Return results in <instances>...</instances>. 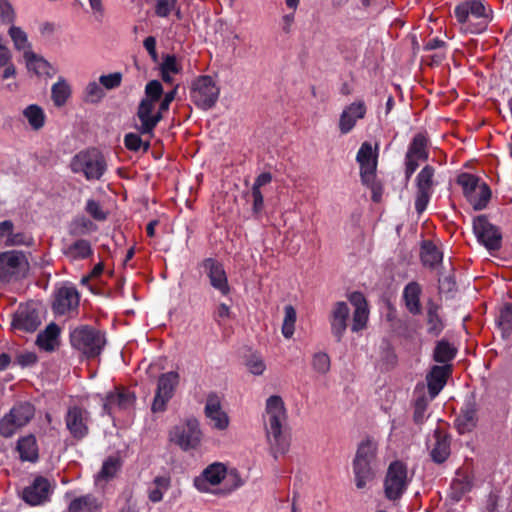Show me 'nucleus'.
Segmentation results:
<instances>
[{"label": "nucleus", "instance_id": "obj_14", "mask_svg": "<svg viewBox=\"0 0 512 512\" xmlns=\"http://www.w3.org/2000/svg\"><path fill=\"white\" fill-rule=\"evenodd\" d=\"M80 295L73 285L57 287L53 293L52 310L56 315H67L79 306Z\"/></svg>", "mask_w": 512, "mask_h": 512}, {"label": "nucleus", "instance_id": "obj_4", "mask_svg": "<svg viewBox=\"0 0 512 512\" xmlns=\"http://www.w3.org/2000/svg\"><path fill=\"white\" fill-rule=\"evenodd\" d=\"M169 441L182 451L196 450L201 446L203 432L200 422L195 417H189L174 425L168 434Z\"/></svg>", "mask_w": 512, "mask_h": 512}, {"label": "nucleus", "instance_id": "obj_10", "mask_svg": "<svg viewBox=\"0 0 512 512\" xmlns=\"http://www.w3.org/2000/svg\"><path fill=\"white\" fill-rule=\"evenodd\" d=\"M220 88L211 76H200L192 84L190 98L200 109L212 108L219 97Z\"/></svg>", "mask_w": 512, "mask_h": 512}, {"label": "nucleus", "instance_id": "obj_51", "mask_svg": "<svg viewBox=\"0 0 512 512\" xmlns=\"http://www.w3.org/2000/svg\"><path fill=\"white\" fill-rule=\"evenodd\" d=\"M24 57L29 70H33L38 75L46 73L49 66L47 61L37 57L32 51H25Z\"/></svg>", "mask_w": 512, "mask_h": 512}, {"label": "nucleus", "instance_id": "obj_29", "mask_svg": "<svg viewBox=\"0 0 512 512\" xmlns=\"http://www.w3.org/2000/svg\"><path fill=\"white\" fill-rule=\"evenodd\" d=\"M60 328L55 323H50L38 336L36 343L45 351H53L59 343Z\"/></svg>", "mask_w": 512, "mask_h": 512}, {"label": "nucleus", "instance_id": "obj_11", "mask_svg": "<svg viewBox=\"0 0 512 512\" xmlns=\"http://www.w3.org/2000/svg\"><path fill=\"white\" fill-rule=\"evenodd\" d=\"M409 482L406 465L401 461H393L387 469L384 480L385 496L389 500L399 499L406 491Z\"/></svg>", "mask_w": 512, "mask_h": 512}, {"label": "nucleus", "instance_id": "obj_13", "mask_svg": "<svg viewBox=\"0 0 512 512\" xmlns=\"http://www.w3.org/2000/svg\"><path fill=\"white\" fill-rule=\"evenodd\" d=\"M70 435L76 440L84 439L89 433L90 413L78 405L69 406L64 417Z\"/></svg>", "mask_w": 512, "mask_h": 512}, {"label": "nucleus", "instance_id": "obj_21", "mask_svg": "<svg viewBox=\"0 0 512 512\" xmlns=\"http://www.w3.org/2000/svg\"><path fill=\"white\" fill-rule=\"evenodd\" d=\"M157 102L143 99L138 107L137 116L141 122V134H151L158 122L162 119V111H155Z\"/></svg>", "mask_w": 512, "mask_h": 512}, {"label": "nucleus", "instance_id": "obj_1", "mask_svg": "<svg viewBox=\"0 0 512 512\" xmlns=\"http://www.w3.org/2000/svg\"><path fill=\"white\" fill-rule=\"evenodd\" d=\"M263 419L267 438L275 455L284 454L288 450L289 443L282 434V426L286 421V410L280 396L272 395L266 400Z\"/></svg>", "mask_w": 512, "mask_h": 512}, {"label": "nucleus", "instance_id": "obj_47", "mask_svg": "<svg viewBox=\"0 0 512 512\" xmlns=\"http://www.w3.org/2000/svg\"><path fill=\"white\" fill-rule=\"evenodd\" d=\"M434 168L426 165L417 175V189L432 192Z\"/></svg>", "mask_w": 512, "mask_h": 512}, {"label": "nucleus", "instance_id": "obj_43", "mask_svg": "<svg viewBox=\"0 0 512 512\" xmlns=\"http://www.w3.org/2000/svg\"><path fill=\"white\" fill-rule=\"evenodd\" d=\"M377 443L372 439L363 440L357 449L354 460L372 463L376 457Z\"/></svg>", "mask_w": 512, "mask_h": 512}, {"label": "nucleus", "instance_id": "obj_33", "mask_svg": "<svg viewBox=\"0 0 512 512\" xmlns=\"http://www.w3.org/2000/svg\"><path fill=\"white\" fill-rule=\"evenodd\" d=\"M477 410L473 404L466 405L455 420V424L460 433L471 431L477 425Z\"/></svg>", "mask_w": 512, "mask_h": 512}, {"label": "nucleus", "instance_id": "obj_55", "mask_svg": "<svg viewBox=\"0 0 512 512\" xmlns=\"http://www.w3.org/2000/svg\"><path fill=\"white\" fill-rule=\"evenodd\" d=\"M312 367L317 373L321 375L326 374L330 370V357L328 354L324 352L315 353L312 358Z\"/></svg>", "mask_w": 512, "mask_h": 512}, {"label": "nucleus", "instance_id": "obj_62", "mask_svg": "<svg viewBox=\"0 0 512 512\" xmlns=\"http://www.w3.org/2000/svg\"><path fill=\"white\" fill-rule=\"evenodd\" d=\"M177 0H157L155 12L160 17H167L176 6Z\"/></svg>", "mask_w": 512, "mask_h": 512}, {"label": "nucleus", "instance_id": "obj_46", "mask_svg": "<svg viewBox=\"0 0 512 512\" xmlns=\"http://www.w3.org/2000/svg\"><path fill=\"white\" fill-rule=\"evenodd\" d=\"M84 101L87 103H98L105 96L104 90L100 83L96 81L89 82L83 92Z\"/></svg>", "mask_w": 512, "mask_h": 512}, {"label": "nucleus", "instance_id": "obj_42", "mask_svg": "<svg viewBox=\"0 0 512 512\" xmlns=\"http://www.w3.org/2000/svg\"><path fill=\"white\" fill-rule=\"evenodd\" d=\"M421 260L425 266L433 268L442 261V253L433 243L424 242L421 247Z\"/></svg>", "mask_w": 512, "mask_h": 512}, {"label": "nucleus", "instance_id": "obj_53", "mask_svg": "<svg viewBox=\"0 0 512 512\" xmlns=\"http://www.w3.org/2000/svg\"><path fill=\"white\" fill-rule=\"evenodd\" d=\"M498 324L502 332L506 335L512 331V304H505L500 310Z\"/></svg>", "mask_w": 512, "mask_h": 512}, {"label": "nucleus", "instance_id": "obj_41", "mask_svg": "<svg viewBox=\"0 0 512 512\" xmlns=\"http://www.w3.org/2000/svg\"><path fill=\"white\" fill-rule=\"evenodd\" d=\"M71 96V87L64 78H59L51 88V98L56 107H62Z\"/></svg>", "mask_w": 512, "mask_h": 512}, {"label": "nucleus", "instance_id": "obj_39", "mask_svg": "<svg viewBox=\"0 0 512 512\" xmlns=\"http://www.w3.org/2000/svg\"><path fill=\"white\" fill-rule=\"evenodd\" d=\"M372 463L362 462L358 460L353 461V472L355 476V483L358 489L366 487L367 483L374 477L371 467Z\"/></svg>", "mask_w": 512, "mask_h": 512}, {"label": "nucleus", "instance_id": "obj_17", "mask_svg": "<svg viewBox=\"0 0 512 512\" xmlns=\"http://www.w3.org/2000/svg\"><path fill=\"white\" fill-rule=\"evenodd\" d=\"M473 230L479 242L486 248L494 250L500 247L501 235L485 216H478L473 221Z\"/></svg>", "mask_w": 512, "mask_h": 512}, {"label": "nucleus", "instance_id": "obj_27", "mask_svg": "<svg viewBox=\"0 0 512 512\" xmlns=\"http://www.w3.org/2000/svg\"><path fill=\"white\" fill-rule=\"evenodd\" d=\"M22 117L28 127L35 132L44 128L47 116L42 107L37 104H30L22 110Z\"/></svg>", "mask_w": 512, "mask_h": 512}, {"label": "nucleus", "instance_id": "obj_54", "mask_svg": "<svg viewBox=\"0 0 512 512\" xmlns=\"http://www.w3.org/2000/svg\"><path fill=\"white\" fill-rule=\"evenodd\" d=\"M124 144L131 151H139L141 148L143 151H147L150 147L149 141H143L141 136L135 133L126 134Z\"/></svg>", "mask_w": 512, "mask_h": 512}, {"label": "nucleus", "instance_id": "obj_7", "mask_svg": "<svg viewBox=\"0 0 512 512\" xmlns=\"http://www.w3.org/2000/svg\"><path fill=\"white\" fill-rule=\"evenodd\" d=\"M232 483L230 490H234L242 485V480L235 471L228 472L226 466L215 462L203 470L200 476L194 480V486L200 492L211 491L212 486L220 484L222 481Z\"/></svg>", "mask_w": 512, "mask_h": 512}, {"label": "nucleus", "instance_id": "obj_26", "mask_svg": "<svg viewBox=\"0 0 512 512\" xmlns=\"http://www.w3.org/2000/svg\"><path fill=\"white\" fill-rule=\"evenodd\" d=\"M450 369L448 366H434L427 375L428 391L431 398H435L446 384Z\"/></svg>", "mask_w": 512, "mask_h": 512}, {"label": "nucleus", "instance_id": "obj_52", "mask_svg": "<svg viewBox=\"0 0 512 512\" xmlns=\"http://www.w3.org/2000/svg\"><path fill=\"white\" fill-rule=\"evenodd\" d=\"M455 356L454 348L446 341H440L434 352V359L439 363H446Z\"/></svg>", "mask_w": 512, "mask_h": 512}, {"label": "nucleus", "instance_id": "obj_44", "mask_svg": "<svg viewBox=\"0 0 512 512\" xmlns=\"http://www.w3.org/2000/svg\"><path fill=\"white\" fill-rule=\"evenodd\" d=\"M426 146L427 140L425 136L419 133L414 136L406 154L409 155V157H416L418 159L426 160L428 158Z\"/></svg>", "mask_w": 512, "mask_h": 512}, {"label": "nucleus", "instance_id": "obj_57", "mask_svg": "<svg viewBox=\"0 0 512 512\" xmlns=\"http://www.w3.org/2000/svg\"><path fill=\"white\" fill-rule=\"evenodd\" d=\"M163 93L162 85L157 80H152L146 84L145 87V100L158 102Z\"/></svg>", "mask_w": 512, "mask_h": 512}, {"label": "nucleus", "instance_id": "obj_48", "mask_svg": "<svg viewBox=\"0 0 512 512\" xmlns=\"http://www.w3.org/2000/svg\"><path fill=\"white\" fill-rule=\"evenodd\" d=\"M9 35L17 50H22L24 54L25 51H31L27 34L20 27L11 26L9 29Z\"/></svg>", "mask_w": 512, "mask_h": 512}, {"label": "nucleus", "instance_id": "obj_38", "mask_svg": "<svg viewBox=\"0 0 512 512\" xmlns=\"http://www.w3.org/2000/svg\"><path fill=\"white\" fill-rule=\"evenodd\" d=\"M9 413L18 422V425L24 427L34 418L35 407L29 402H20L14 405Z\"/></svg>", "mask_w": 512, "mask_h": 512}, {"label": "nucleus", "instance_id": "obj_3", "mask_svg": "<svg viewBox=\"0 0 512 512\" xmlns=\"http://www.w3.org/2000/svg\"><path fill=\"white\" fill-rule=\"evenodd\" d=\"M377 157L376 151L369 142H364L356 155V160L360 166L361 182L371 190L374 202H379L383 193L382 185L376 175Z\"/></svg>", "mask_w": 512, "mask_h": 512}, {"label": "nucleus", "instance_id": "obj_59", "mask_svg": "<svg viewBox=\"0 0 512 512\" xmlns=\"http://www.w3.org/2000/svg\"><path fill=\"white\" fill-rule=\"evenodd\" d=\"M246 365L250 373L256 376L262 375L266 370V364L260 356H251Z\"/></svg>", "mask_w": 512, "mask_h": 512}, {"label": "nucleus", "instance_id": "obj_37", "mask_svg": "<svg viewBox=\"0 0 512 512\" xmlns=\"http://www.w3.org/2000/svg\"><path fill=\"white\" fill-rule=\"evenodd\" d=\"M440 306L429 301L427 304V331L434 336L439 335L444 329V323L439 315Z\"/></svg>", "mask_w": 512, "mask_h": 512}, {"label": "nucleus", "instance_id": "obj_5", "mask_svg": "<svg viewBox=\"0 0 512 512\" xmlns=\"http://www.w3.org/2000/svg\"><path fill=\"white\" fill-rule=\"evenodd\" d=\"M73 173L82 174L86 180H99L107 170V162L103 154L95 149H87L77 153L71 160Z\"/></svg>", "mask_w": 512, "mask_h": 512}, {"label": "nucleus", "instance_id": "obj_9", "mask_svg": "<svg viewBox=\"0 0 512 512\" xmlns=\"http://www.w3.org/2000/svg\"><path fill=\"white\" fill-rule=\"evenodd\" d=\"M28 271L29 262L22 252L6 251L0 253V282L18 281L26 277Z\"/></svg>", "mask_w": 512, "mask_h": 512}, {"label": "nucleus", "instance_id": "obj_49", "mask_svg": "<svg viewBox=\"0 0 512 512\" xmlns=\"http://www.w3.org/2000/svg\"><path fill=\"white\" fill-rule=\"evenodd\" d=\"M21 428L9 412L0 419V435L5 438H11Z\"/></svg>", "mask_w": 512, "mask_h": 512}, {"label": "nucleus", "instance_id": "obj_64", "mask_svg": "<svg viewBox=\"0 0 512 512\" xmlns=\"http://www.w3.org/2000/svg\"><path fill=\"white\" fill-rule=\"evenodd\" d=\"M431 194H432V192H430V191H424V190L417 189V194H416V199H415V209L419 214H421L427 208Z\"/></svg>", "mask_w": 512, "mask_h": 512}, {"label": "nucleus", "instance_id": "obj_34", "mask_svg": "<svg viewBox=\"0 0 512 512\" xmlns=\"http://www.w3.org/2000/svg\"><path fill=\"white\" fill-rule=\"evenodd\" d=\"M435 443L431 448V457L434 462L442 463L450 455V442L446 435H443L440 431L434 433Z\"/></svg>", "mask_w": 512, "mask_h": 512}, {"label": "nucleus", "instance_id": "obj_18", "mask_svg": "<svg viewBox=\"0 0 512 512\" xmlns=\"http://www.w3.org/2000/svg\"><path fill=\"white\" fill-rule=\"evenodd\" d=\"M204 414L213 429L224 431L229 427V416L222 409L221 399L217 394L212 393L207 396Z\"/></svg>", "mask_w": 512, "mask_h": 512}, {"label": "nucleus", "instance_id": "obj_30", "mask_svg": "<svg viewBox=\"0 0 512 512\" xmlns=\"http://www.w3.org/2000/svg\"><path fill=\"white\" fill-rule=\"evenodd\" d=\"M420 294L421 287L417 282L408 283L403 290L405 306L413 315H418L421 312Z\"/></svg>", "mask_w": 512, "mask_h": 512}, {"label": "nucleus", "instance_id": "obj_28", "mask_svg": "<svg viewBox=\"0 0 512 512\" xmlns=\"http://www.w3.org/2000/svg\"><path fill=\"white\" fill-rule=\"evenodd\" d=\"M121 468V461L118 457L110 456L104 462L100 471L95 476L97 486L103 487L108 481L113 479Z\"/></svg>", "mask_w": 512, "mask_h": 512}, {"label": "nucleus", "instance_id": "obj_12", "mask_svg": "<svg viewBox=\"0 0 512 512\" xmlns=\"http://www.w3.org/2000/svg\"><path fill=\"white\" fill-rule=\"evenodd\" d=\"M179 382L180 375L177 371H169L159 376L151 407L154 413L163 412L166 409V406L173 397Z\"/></svg>", "mask_w": 512, "mask_h": 512}, {"label": "nucleus", "instance_id": "obj_16", "mask_svg": "<svg viewBox=\"0 0 512 512\" xmlns=\"http://www.w3.org/2000/svg\"><path fill=\"white\" fill-rule=\"evenodd\" d=\"M201 266L209 279L210 285L219 291L221 295H228L230 293V286L222 263L213 258H207L203 260Z\"/></svg>", "mask_w": 512, "mask_h": 512}, {"label": "nucleus", "instance_id": "obj_45", "mask_svg": "<svg viewBox=\"0 0 512 512\" xmlns=\"http://www.w3.org/2000/svg\"><path fill=\"white\" fill-rule=\"evenodd\" d=\"M284 319L282 323V334L285 338L290 339L295 331V323L297 319V313L292 305H287L284 308Z\"/></svg>", "mask_w": 512, "mask_h": 512}, {"label": "nucleus", "instance_id": "obj_61", "mask_svg": "<svg viewBox=\"0 0 512 512\" xmlns=\"http://www.w3.org/2000/svg\"><path fill=\"white\" fill-rule=\"evenodd\" d=\"M161 70L165 73L178 74L181 71V65L174 55H166L161 63Z\"/></svg>", "mask_w": 512, "mask_h": 512}, {"label": "nucleus", "instance_id": "obj_32", "mask_svg": "<svg viewBox=\"0 0 512 512\" xmlns=\"http://www.w3.org/2000/svg\"><path fill=\"white\" fill-rule=\"evenodd\" d=\"M99 509L98 499L91 494L75 497L68 504L69 512H98Z\"/></svg>", "mask_w": 512, "mask_h": 512}, {"label": "nucleus", "instance_id": "obj_40", "mask_svg": "<svg viewBox=\"0 0 512 512\" xmlns=\"http://www.w3.org/2000/svg\"><path fill=\"white\" fill-rule=\"evenodd\" d=\"M471 488V478L468 475L458 473L451 483L449 496L452 500L459 501Z\"/></svg>", "mask_w": 512, "mask_h": 512}, {"label": "nucleus", "instance_id": "obj_20", "mask_svg": "<svg viewBox=\"0 0 512 512\" xmlns=\"http://www.w3.org/2000/svg\"><path fill=\"white\" fill-rule=\"evenodd\" d=\"M51 484L48 479L39 476L22 491L23 500L32 505H40L49 499Z\"/></svg>", "mask_w": 512, "mask_h": 512}, {"label": "nucleus", "instance_id": "obj_23", "mask_svg": "<svg viewBox=\"0 0 512 512\" xmlns=\"http://www.w3.org/2000/svg\"><path fill=\"white\" fill-rule=\"evenodd\" d=\"M348 299L354 307L351 330L359 332L366 328L368 322L369 309L367 301L361 292H352Z\"/></svg>", "mask_w": 512, "mask_h": 512}, {"label": "nucleus", "instance_id": "obj_8", "mask_svg": "<svg viewBox=\"0 0 512 512\" xmlns=\"http://www.w3.org/2000/svg\"><path fill=\"white\" fill-rule=\"evenodd\" d=\"M457 183L475 210L486 208L491 199V190L485 182L475 175L462 173L457 177Z\"/></svg>", "mask_w": 512, "mask_h": 512}, {"label": "nucleus", "instance_id": "obj_22", "mask_svg": "<svg viewBox=\"0 0 512 512\" xmlns=\"http://www.w3.org/2000/svg\"><path fill=\"white\" fill-rule=\"evenodd\" d=\"M41 321L37 311L28 306H20L14 313L12 328L23 332H34Z\"/></svg>", "mask_w": 512, "mask_h": 512}, {"label": "nucleus", "instance_id": "obj_2", "mask_svg": "<svg viewBox=\"0 0 512 512\" xmlns=\"http://www.w3.org/2000/svg\"><path fill=\"white\" fill-rule=\"evenodd\" d=\"M454 15L464 31L478 34L487 28L492 10L483 0H469L458 4Z\"/></svg>", "mask_w": 512, "mask_h": 512}, {"label": "nucleus", "instance_id": "obj_63", "mask_svg": "<svg viewBox=\"0 0 512 512\" xmlns=\"http://www.w3.org/2000/svg\"><path fill=\"white\" fill-rule=\"evenodd\" d=\"M251 197H252V212L254 215L258 216L264 207V199L260 189L251 188Z\"/></svg>", "mask_w": 512, "mask_h": 512}, {"label": "nucleus", "instance_id": "obj_25", "mask_svg": "<svg viewBox=\"0 0 512 512\" xmlns=\"http://www.w3.org/2000/svg\"><path fill=\"white\" fill-rule=\"evenodd\" d=\"M63 254L69 261L76 262L91 257L93 249L90 241L80 238L66 245L63 248Z\"/></svg>", "mask_w": 512, "mask_h": 512}, {"label": "nucleus", "instance_id": "obj_56", "mask_svg": "<svg viewBox=\"0 0 512 512\" xmlns=\"http://www.w3.org/2000/svg\"><path fill=\"white\" fill-rule=\"evenodd\" d=\"M33 242L32 237L22 231L14 232L12 230L9 238H7L4 243L6 246H30Z\"/></svg>", "mask_w": 512, "mask_h": 512}, {"label": "nucleus", "instance_id": "obj_58", "mask_svg": "<svg viewBox=\"0 0 512 512\" xmlns=\"http://www.w3.org/2000/svg\"><path fill=\"white\" fill-rule=\"evenodd\" d=\"M122 74L120 72H114L107 75H101L99 77V83L107 90H112L121 85Z\"/></svg>", "mask_w": 512, "mask_h": 512}, {"label": "nucleus", "instance_id": "obj_35", "mask_svg": "<svg viewBox=\"0 0 512 512\" xmlns=\"http://www.w3.org/2000/svg\"><path fill=\"white\" fill-rule=\"evenodd\" d=\"M98 229L97 225L85 216H76L69 224V234L74 237H81Z\"/></svg>", "mask_w": 512, "mask_h": 512}, {"label": "nucleus", "instance_id": "obj_50", "mask_svg": "<svg viewBox=\"0 0 512 512\" xmlns=\"http://www.w3.org/2000/svg\"><path fill=\"white\" fill-rule=\"evenodd\" d=\"M85 212L96 221H105L108 217V212L103 208L99 201L88 199L86 201Z\"/></svg>", "mask_w": 512, "mask_h": 512}, {"label": "nucleus", "instance_id": "obj_36", "mask_svg": "<svg viewBox=\"0 0 512 512\" xmlns=\"http://www.w3.org/2000/svg\"><path fill=\"white\" fill-rule=\"evenodd\" d=\"M170 488V478L165 476H157L149 484L147 488L148 499L152 503H158L162 501L164 494Z\"/></svg>", "mask_w": 512, "mask_h": 512}, {"label": "nucleus", "instance_id": "obj_31", "mask_svg": "<svg viewBox=\"0 0 512 512\" xmlns=\"http://www.w3.org/2000/svg\"><path fill=\"white\" fill-rule=\"evenodd\" d=\"M17 451L22 461H37L39 454L35 436L26 435L21 437L17 442Z\"/></svg>", "mask_w": 512, "mask_h": 512}, {"label": "nucleus", "instance_id": "obj_6", "mask_svg": "<svg viewBox=\"0 0 512 512\" xmlns=\"http://www.w3.org/2000/svg\"><path fill=\"white\" fill-rule=\"evenodd\" d=\"M70 339L72 346L88 358L100 355L106 344L104 333L90 326L74 329Z\"/></svg>", "mask_w": 512, "mask_h": 512}, {"label": "nucleus", "instance_id": "obj_15", "mask_svg": "<svg viewBox=\"0 0 512 512\" xmlns=\"http://www.w3.org/2000/svg\"><path fill=\"white\" fill-rule=\"evenodd\" d=\"M136 397L134 393L124 388H116L110 392L104 401L103 409L109 415L133 409Z\"/></svg>", "mask_w": 512, "mask_h": 512}, {"label": "nucleus", "instance_id": "obj_24", "mask_svg": "<svg viewBox=\"0 0 512 512\" xmlns=\"http://www.w3.org/2000/svg\"><path fill=\"white\" fill-rule=\"evenodd\" d=\"M350 309L346 302H336L331 310L330 324L332 334L340 341L347 329Z\"/></svg>", "mask_w": 512, "mask_h": 512}, {"label": "nucleus", "instance_id": "obj_60", "mask_svg": "<svg viewBox=\"0 0 512 512\" xmlns=\"http://www.w3.org/2000/svg\"><path fill=\"white\" fill-rule=\"evenodd\" d=\"M15 12L7 0H0V20L4 24L13 23Z\"/></svg>", "mask_w": 512, "mask_h": 512}, {"label": "nucleus", "instance_id": "obj_19", "mask_svg": "<svg viewBox=\"0 0 512 512\" xmlns=\"http://www.w3.org/2000/svg\"><path fill=\"white\" fill-rule=\"evenodd\" d=\"M366 112L367 107L363 100H356L344 107L338 123L340 133L344 135L350 133L356 126L357 121L365 117Z\"/></svg>", "mask_w": 512, "mask_h": 512}]
</instances>
